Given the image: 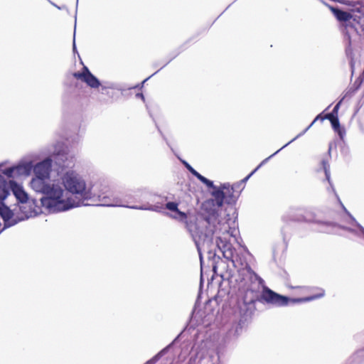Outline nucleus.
Segmentation results:
<instances>
[{
  "label": "nucleus",
  "mask_w": 364,
  "mask_h": 364,
  "mask_svg": "<svg viewBox=\"0 0 364 364\" xmlns=\"http://www.w3.org/2000/svg\"><path fill=\"white\" fill-rule=\"evenodd\" d=\"M165 208L171 212L166 213L168 217L184 225L200 257L202 250L212 254L218 249L225 259L231 261L237 269V272L229 279L233 292H240L252 283V281H248L245 271L256 273L248 265L245 257L237 254L230 242V238L235 237L236 230L231 228L225 220L220 219L216 210H203L197 213H185L178 209V203L173 201L167 202Z\"/></svg>",
  "instance_id": "obj_1"
},
{
  "label": "nucleus",
  "mask_w": 364,
  "mask_h": 364,
  "mask_svg": "<svg viewBox=\"0 0 364 364\" xmlns=\"http://www.w3.org/2000/svg\"><path fill=\"white\" fill-rule=\"evenodd\" d=\"M247 273L248 281H252L247 288L239 293L241 294L239 299L248 307L253 314L256 310L255 304L257 301L271 307H283L295 304L311 301L324 296L323 289H320L319 293L316 295L304 298L293 299L281 295L264 284V281L257 274Z\"/></svg>",
  "instance_id": "obj_2"
},
{
  "label": "nucleus",
  "mask_w": 364,
  "mask_h": 364,
  "mask_svg": "<svg viewBox=\"0 0 364 364\" xmlns=\"http://www.w3.org/2000/svg\"><path fill=\"white\" fill-rule=\"evenodd\" d=\"M61 184L65 190L75 196L78 200L80 205L85 200H88L95 196L99 198V200L102 203V205L106 206H121L135 210H150L156 213H161L164 207L161 204L151 205L149 202L141 205H127L122 203L117 198H111L105 193L97 194L92 192L91 183H88L84 177L74 170H68L65 171L60 177Z\"/></svg>",
  "instance_id": "obj_3"
},
{
  "label": "nucleus",
  "mask_w": 364,
  "mask_h": 364,
  "mask_svg": "<svg viewBox=\"0 0 364 364\" xmlns=\"http://www.w3.org/2000/svg\"><path fill=\"white\" fill-rule=\"evenodd\" d=\"M43 196L40 199L41 205L49 213H55L80 206L79 201L65 196V189L59 183L42 182L37 179L33 182V188Z\"/></svg>",
  "instance_id": "obj_4"
},
{
  "label": "nucleus",
  "mask_w": 364,
  "mask_h": 364,
  "mask_svg": "<svg viewBox=\"0 0 364 364\" xmlns=\"http://www.w3.org/2000/svg\"><path fill=\"white\" fill-rule=\"evenodd\" d=\"M232 316L231 327L227 332L228 339L237 338L242 332L243 328L250 322L253 314L249 311L248 307L238 299L236 304L232 307Z\"/></svg>",
  "instance_id": "obj_5"
},
{
  "label": "nucleus",
  "mask_w": 364,
  "mask_h": 364,
  "mask_svg": "<svg viewBox=\"0 0 364 364\" xmlns=\"http://www.w3.org/2000/svg\"><path fill=\"white\" fill-rule=\"evenodd\" d=\"M282 220L284 222H304L309 223H317L320 225L318 229L319 232L331 233L332 229L336 225L334 223L321 222L316 219L315 215L311 211H302L300 209L291 208L285 215H283Z\"/></svg>",
  "instance_id": "obj_6"
},
{
  "label": "nucleus",
  "mask_w": 364,
  "mask_h": 364,
  "mask_svg": "<svg viewBox=\"0 0 364 364\" xmlns=\"http://www.w3.org/2000/svg\"><path fill=\"white\" fill-rule=\"evenodd\" d=\"M73 77L77 80L84 82L88 87L96 89L101 88L102 94H107V90H119V85L112 82H104L101 83L85 65L83 66L82 71L75 72L73 74Z\"/></svg>",
  "instance_id": "obj_7"
},
{
  "label": "nucleus",
  "mask_w": 364,
  "mask_h": 364,
  "mask_svg": "<svg viewBox=\"0 0 364 364\" xmlns=\"http://www.w3.org/2000/svg\"><path fill=\"white\" fill-rule=\"evenodd\" d=\"M52 159L54 164L58 167V172L63 171L66 168H71L75 165V157L70 153L68 148L63 144L58 143L55 146Z\"/></svg>",
  "instance_id": "obj_8"
},
{
  "label": "nucleus",
  "mask_w": 364,
  "mask_h": 364,
  "mask_svg": "<svg viewBox=\"0 0 364 364\" xmlns=\"http://www.w3.org/2000/svg\"><path fill=\"white\" fill-rule=\"evenodd\" d=\"M52 162L53 159L50 157H47L36 164H33L32 171H33L36 177L32 178L30 182L31 188H33V182L34 181L38 179L42 182H46L47 181L46 180L50 178Z\"/></svg>",
  "instance_id": "obj_9"
},
{
  "label": "nucleus",
  "mask_w": 364,
  "mask_h": 364,
  "mask_svg": "<svg viewBox=\"0 0 364 364\" xmlns=\"http://www.w3.org/2000/svg\"><path fill=\"white\" fill-rule=\"evenodd\" d=\"M342 207L345 212L348 215L350 221L348 222L350 226H341L339 225V228L341 229L346 230L355 236L362 238L364 240V228L355 220V218L346 210V208L342 205Z\"/></svg>",
  "instance_id": "obj_10"
},
{
  "label": "nucleus",
  "mask_w": 364,
  "mask_h": 364,
  "mask_svg": "<svg viewBox=\"0 0 364 364\" xmlns=\"http://www.w3.org/2000/svg\"><path fill=\"white\" fill-rule=\"evenodd\" d=\"M6 184L8 191H11L13 193L20 205L28 201V194L25 192L21 185L13 180H10L9 182L6 181Z\"/></svg>",
  "instance_id": "obj_11"
},
{
  "label": "nucleus",
  "mask_w": 364,
  "mask_h": 364,
  "mask_svg": "<svg viewBox=\"0 0 364 364\" xmlns=\"http://www.w3.org/2000/svg\"><path fill=\"white\" fill-rule=\"evenodd\" d=\"M19 210L23 215L18 216V218H22V221L35 217L41 212L40 207L36 204L34 200H28L19 205Z\"/></svg>",
  "instance_id": "obj_12"
},
{
  "label": "nucleus",
  "mask_w": 364,
  "mask_h": 364,
  "mask_svg": "<svg viewBox=\"0 0 364 364\" xmlns=\"http://www.w3.org/2000/svg\"><path fill=\"white\" fill-rule=\"evenodd\" d=\"M222 186L225 194V202L228 204L235 203L240 196L239 192L234 191L233 188H230V185L228 183H223Z\"/></svg>",
  "instance_id": "obj_13"
},
{
  "label": "nucleus",
  "mask_w": 364,
  "mask_h": 364,
  "mask_svg": "<svg viewBox=\"0 0 364 364\" xmlns=\"http://www.w3.org/2000/svg\"><path fill=\"white\" fill-rule=\"evenodd\" d=\"M211 195L213 197L214 204L218 207L220 208L223 206L225 202V194L223 189V186L220 187L215 186V188H213Z\"/></svg>",
  "instance_id": "obj_14"
},
{
  "label": "nucleus",
  "mask_w": 364,
  "mask_h": 364,
  "mask_svg": "<svg viewBox=\"0 0 364 364\" xmlns=\"http://www.w3.org/2000/svg\"><path fill=\"white\" fill-rule=\"evenodd\" d=\"M17 176H28L33 169V163L31 161L20 163L15 166Z\"/></svg>",
  "instance_id": "obj_15"
},
{
  "label": "nucleus",
  "mask_w": 364,
  "mask_h": 364,
  "mask_svg": "<svg viewBox=\"0 0 364 364\" xmlns=\"http://www.w3.org/2000/svg\"><path fill=\"white\" fill-rule=\"evenodd\" d=\"M135 196L139 198V202L152 201L153 194L146 189L136 191Z\"/></svg>",
  "instance_id": "obj_16"
},
{
  "label": "nucleus",
  "mask_w": 364,
  "mask_h": 364,
  "mask_svg": "<svg viewBox=\"0 0 364 364\" xmlns=\"http://www.w3.org/2000/svg\"><path fill=\"white\" fill-rule=\"evenodd\" d=\"M325 118L324 117H321V114H318L316 117V118L313 120V122L309 124V126H308L304 131H302L301 132H300L299 134H298L294 139H292L291 141H289L288 143H287L286 144H284L282 149H283L284 148H285L286 146H287L289 144H290L291 143H292L293 141H294L295 140H296L297 139H299V137H301V136H303L312 126L313 124L318 119L323 121Z\"/></svg>",
  "instance_id": "obj_17"
},
{
  "label": "nucleus",
  "mask_w": 364,
  "mask_h": 364,
  "mask_svg": "<svg viewBox=\"0 0 364 364\" xmlns=\"http://www.w3.org/2000/svg\"><path fill=\"white\" fill-rule=\"evenodd\" d=\"M173 342L168 345L166 347L163 348L161 350H160L156 355H155L152 358L146 361L144 364H155L156 362L162 357L164 356L169 350Z\"/></svg>",
  "instance_id": "obj_18"
},
{
  "label": "nucleus",
  "mask_w": 364,
  "mask_h": 364,
  "mask_svg": "<svg viewBox=\"0 0 364 364\" xmlns=\"http://www.w3.org/2000/svg\"><path fill=\"white\" fill-rule=\"evenodd\" d=\"M282 149L280 148L279 150L275 151L274 154H272L269 157L264 159L248 176H247L245 178L241 180L240 181L242 182V184L244 183L262 166L264 165L270 158L275 156L277 153H279Z\"/></svg>",
  "instance_id": "obj_19"
},
{
  "label": "nucleus",
  "mask_w": 364,
  "mask_h": 364,
  "mask_svg": "<svg viewBox=\"0 0 364 364\" xmlns=\"http://www.w3.org/2000/svg\"><path fill=\"white\" fill-rule=\"evenodd\" d=\"M331 124L332 125V127L335 132H336L341 138H343V134L344 133V131L341 129L340 127V122L338 117L336 119H333V120H331Z\"/></svg>",
  "instance_id": "obj_20"
},
{
  "label": "nucleus",
  "mask_w": 364,
  "mask_h": 364,
  "mask_svg": "<svg viewBox=\"0 0 364 364\" xmlns=\"http://www.w3.org/2000/svg\"><path fill=\"white\" fill-rule=\"evenodd\" d=\"M1 173L4 175L6 176L8 178H14L17 176L15 166L2 170Z\"/></svg>",
  "instance_id": "obj_21"
},
{
  "label": "nucleus",
  "mask_w": 364,
  "mask_h": 364,
  "mask_svg": "<svg viewBox=\"0 0 364 364\" xmlns=\"http://www.w3.org/2000/svg\"><path fill=\"white\" fill-rule=\"evenodd\" d=\"M200 182H202L203 183H204L208 188H215V186L213 183V182L209 179H208L207 178H205V176H202L201 174H200L198 178H197Z\"/></svg>",
  "instance_id": "obj_22"
},
{
  "label": "nucleus",
  "mask_w": 364,
  "mask_h": 364,
  "mask_svg": "<svg viewBox=\"0 0 364 364\" xmlns=\"http://www.w3.org/2000/svg\"><path fill=\"white\" fill-rule=\"evenodd\" d=\"M321 165L325 173L326 178L328 181H330V166L325 160H322Z\"/></svg>",
  "instance_id": "obj_23"
},
{
  "label": "nucleus",
  "mask_w": 364,
  "mask_h": 364,
  "mask_svg": "<svg viewBox=\"0 0 364 364\" xmlns=\"http://www.w3.org/2000/svg\"><path fill=\"white\" fill-rule=\"evenodd\" d=\"M185 167L196 178L200 174L196 171L188 162L184 160H181Z\"/></svg>",
  "instance_id": "obj_24"
},
{
  "label": "nucleus",
  "mask_w": 364,
  "mask_h": 364,
  "mask_svg": "<svg viewBox=\"0 0 364 364\" xmlns=\"http://www.w3.org/2000/svg\"><path fill=\"white\" fill-rule=\"evenodd\" d=\"M230 188H233L234 191H238L239 193H240L241 191L244 188V185L242 184V182L239 181L237 183H234L232 186H230Z\"/></svg>",
  "instance_id": "obj_25"
},
{
  "label": "nucleus",
  "mask_w": 364,
  "mask_h": 364,
  "mask_svg": "<svg viewBox=\"0 0 364 364\" xmlns=\"http://www.w3.org/2000/svg\"><path fill=\"white\" fill-rule=\"evenodd\" d=\"M345 97H343L342 99H341L338 103L335 105V107H333V110L331 111V112L336 115L338 116V109L340 108V106L343 100Z\"/></svg>",
  "instance_id": "obj_26"
},
{
  "label": "nucleus",
  "mask_w": 364,
  "mask_h": 364,
  "mask_svg": "<svg viewBox=\"0 0 364 364\" xmlns=\"http://www.w3.org/2000/svg\"><path fill=\"white\" fill-rule=\"evenodd\" d=\"M325 119H328L330 122H331V120H333V119H336L338 118V116L333 114L332 112H330V113H328L325 115L324 117Z\"/></svg>",
  "instance_id": "obj_27"
},
{
  "label": "nucleus",
  "mask_w": 364,
  "mask_h": 364,
  "mask_svg": "<svg viewBox=\"0 0 364 364\" xmlns=\"http://www.w3.org/2000/svg\"><path fill=\"white\" fill-rule=\"evenodd\" d=\"M215 357V355H210L209 356V359L210 360V362L211 363L210 364H214L213 363V358Z\"/></svg>",
  "instance_id": "obj_28"
},
{
  "label": "nucleus",
  "mask_w": 364,
  "mask_h": 364,
  "mask_svg": "<svg viewBox=\"0 0 364 364\" xmlns=\"http://www.w3.org/2000/svg\"><path fill=\"white\" fill-rule=\"evenodd\" d=\"M57 9L59 10H62V9H65L67 8L65 6H57Z\"/></svg>",
  "instance_id": "obj_29"
},
{
  "label": "nucleus",
  "mask_w": 364,
  "mask_h": 364,
  "mask_svg": "<svg viewBox=\"0 0 364 364\" xmlns=\"http://www.w3.org/2000/svg\"><path fill=\"white\" fill-rule=\"evenodd\" d=\"M73 51H75V50H76V46H75V38L73 39Z\"/></svg>",
  "instance_id": "obj_30"
},
{
  "label": "nucleus",
  "mask_w": 364,
  "mask_h": 364,
  "mask_svg": "<svg viewBox=\"0 0 364 364\" xmlns=\"http://www.w3.org/2000/svg\"><path fill=\"white\" fill-rule=\"evenodd\" d=\"M136 96L141 97L143 100H144V97L143 94H137Z\"/></svg>",
  "instance_id": "obj_31"
},
{
  "label": "nucleus",
  "mask_w": 364,
  "mask_h": 364,
  "mask_svg": "<svg viewBox=\"0 0 364 364\" xmlns=\"http://www.w3.org/2000/svg\"><path fill=\"white\" fill-rule=\"evenodd\" d=\"M48 1L50 2V4H52L53 6H54L55 7L57 8V6H58L57 4H55V3H53V1H51L50 0H48Z\"/></svg>",
  "instance_id": "obj_32"
},
{
  "label": "nucleus",
  "mask_w": 364,
  "mask_h": 364,
  "mask_svg": "<svg viewBox=\"0 0 364 364\" xmlns=\"http://www.w3.org/2000/svg\"><path fill=\"white\" fill-rule=\"evenodd\" d=\"M157 72H159V70H157V71H155V73H154L153 74H151V76H154L156 75V73H157Z\"/></svg>",
  "instance_id": "obj_33"
},
{
  "label": "nucleus",
  "mask_w": 364,
  "mask_h": 364,
  "mask_svg": "<svg viewBox=\"0 0 364 364\" xmlns=\"http://www.w3.org/2000/svg\"><path fill=\"white\" fill-rule=\"evenodd\" d=\"M157 72H159V70H157V71H155V73H154L153 74H151V76H154L156 75V73H157Z\"/></svg>",
  "instance_id": "obj_34"
},
{
  "label": "nucleus",
  "mask_w": 364,
  "mask_h": 364,
  "mask_svg": "<svg viewBox=\"0 0 364 364\" xmlns=\"http://www.w3.org/2000/svg\"><path fill=\"white\" fill-rule=\"evenodd\" d=\"M157 72H159V70H157V71H155V73H154L153 74H151V76H154L156 75V73H157Z\"/></svg>",
  "instance_id": "obj_35"
},
{
  "label": "nucleus",
  "mask_w": 364,
  "mask_h": 364,
  "mask_svg": "<svg viewBox=\"0 0 364 364\" xmlns=\"http://www.w3.org/2000/svg\"><path fill=\"white\" fill-rule=\"evenodd\" d=\"M157 72H159V70H157V71H155V73H154L153 74H151V76H154L156 75V73H157Z\"/></svg>",
  "instance_id": "obj_36"
},
{
  "label": "nucleus",
  "mask_w": 364,
  "mask_h": 364,
  "mask_svg": "<svg viewBox=\"0 0 364 364\" xmlns=\"http://www.w3.org/2000/svg\"><path fill=\"white\" fill-rule=\"evenodd\" d=\"M157 72H159V70H157V71H155V73H154L153 74H151V76H154L156 75V73H157Z\"/></svg>",
  "instance_id": "obj_37"
},
{
  "label": "nucleus",
  "mask_w": 364,
  "mask_h": 364,
  "mask_svg": "<svg viewBox=\"0 0 364 364\" xmlns=\"http://www.w3.org/2000/svg\"><path fill=\"white\" fill-rule=\"evenodd\" d=\"M150 77H151V76H149V77L146 78V79L143 81V83H144L146 81H147Z\"/></svg>",
  "instance_id": "obj_38"
},
{
  "label": "nucleus",
  "mask_w": 364,
  "mask_h": 364,
  "mask_svg": "<svg viewBox=\"0 0 364 364\" xmlns=\"http://www.w3.org/2000/svg\"><path fill=\"white\" fill-rule=\"evenodd\" d=\"M78 3V0H77V4Z\"/></svg>",
  "instance_id": "obj_39"
}]
</instances>
